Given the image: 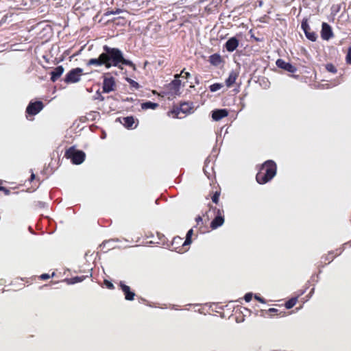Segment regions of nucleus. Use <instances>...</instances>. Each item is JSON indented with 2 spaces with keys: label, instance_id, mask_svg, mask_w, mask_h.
<instances>
[{
  "label": "nucleus",
  "instance_id": "1",
  "mask_svg": "<svg viewBox=\"0 0 351 351\" xmlns=\"http://www.w3.org/2000/svg\"><path fill=\"white\" fill-rule=\"evenodd\" d=\"M104 66L110 69L111 66H117L123 69L122 66H128L130 68L135 69V64L132 61L126 60L123 57L122 51L119 48H111L107 45L103 47V52L101 53Z\"/></svg>",
  "mask_w": 351,
  "mask_h": 351
},
{
  "label": "nucleus",
  "instance_id": "2",
  "mask_svg": "<svg viewBox=\"0 0 351 351\" xmlns=\"http://www.w3.org/2000/svg\"><path fill=\"white\" fill-rule=\"evenodd\" d=\"M276 174V165L272 160L265 161L260 171L256 176V181L260 184L269 182Z\"/></svg>",
  "mask_w": 351,
  "mask_h": 351
},
{
  "label": "nucleus",
  "instance_id": "3",
  "mask_svg": "<svg viewBox=\"0 0 351 351\" xmlns=\"http://www.w3.org/2000/svg\"><path fill=\"white\" fill-rule=\"evenodd\" d=\"M64 157L70 159L74 165H80L84 161L86 154L84 152L77 150L75 147L72 146L66 151Z\"/></svg>",
  "mask_w": 351,
  "mask_h": 351
},
{
  "label": "nucleus",
  "instance_id": "4",
  "mask_svg": "<svg viewBox=\"0 0 351 351\" xmlns=\"http://www.w3.org/2000/svg\"><path fill=\"white\" fill-rule=\"evenodd\" d=\"M83 69L80 67L72 69L66 75L64 82L67 84L77 83L80 81Z\"/></svg>",
  "mask_w": 351,
  "mask_h": 351
},
{
  "label": "nucleus",
  "instance_id": "5",
  "mask_svg": "<svg viewBox=\"0 0 351 351\" xmlns=\"http://www.w3.org/2000/svg\"><path fill=\"white\" fill-rule=\"evenodd\" d=\"M301 29L304 32L305 35L308 40L312 42H315L316 40L317 34L315 32L311 30L307 19H303V21H302Z\"/></svg>",
  "mask_w": 351,
  "mask_h": 351
},
{
  "label": "nucleus",
  "instance_id": "6",
  "mask_svg": "<svg viewBox=\"0 0 351 351\" xmlns=\"http://www.w3.org/2000/svg\"><path fill=\"white\" fill-rule=\"evenodd\" d=\"M44 107L42 101H30L26 108V112L29 115H36L40 112Z\"/></svg>",
  "mask_w": 351,
  "mask_h": 351
},
{
  "label": "nucleus",
  "instance_id": "7",
  "mask_svg": "<svg viewBox=\"0 0 351 351\" xmlns=\"http://www.w3.org/2000/svg\"><path fill=\"white\" fill-rule=\"evenodd\" d=\"M103 92L105 93H108L114 90L116 88V82L112 77H104L103 82Z\"/></svg>",
  "mask_w": 351,
  "mask_h": 351
},
{
  "label": "nucleus",
  "instance_id": "8",
  "mask_svg": "<svg viewBox=\"0 0 351 351\" xmlns=\"http://www.w3.org/2000/svg\"><path fill=\"white\" fill-rule=\"evenodd\" d=\"M119 286L124 294L125 300L127 301H132L136 296L135 292L131 291L130 287L123 281L119 282Z\"/></svg>",
  "mask_w": 351,
  "mask_h": 351
},
{
  "label": "nucleus",
  "instance_id": "9",
  "mask_svg": "<svg viewBox=\"0 0 351 351\" xmlns=\"http://www.w3.org/2000/svg\"><path fill=\"white\" fill-rule=\"evenodd\" d=\"M276 64L278 68L282 69L290 73H295L297 70L296 67L293 66L291 63L287 62L282 59H278Z\"/></svg>",
  "mask_w": 351,
  "mask_h": 351
},
{
  "label": "nucleus",
  "instance_id": "10",
  "mask_svg": "<svg viewBox=\"0 0 351 351\" xmlns=\"http://www.w3.org/2000/svg\"><path fill=\"white\" fill-rule=\"evenodd\" d=\"M180 86H181V81L178 79H175L171 82L168 84V88L171 93V95H180Z\"/></svg>",
  "mask_w": 351,
  "mask_h": 351
},
{
  "label": "nucleus",
  "instance_id": "11",
  "mask_svg": "<svg viewBox=\"0 0 351 351\" xmlns=\"http://www.w3.org/2000/svg\"><path fill=\"white\" fill-rule=\"evenodd\" d=\"M192 109L191 106L188 103H182L179 108H176L173 110V113L176 114L177 118L181 119L182 117L180 116V114L182 112V114H187L189 112L190 110Z\"/></svg>",
  "mask_w": 351,
  "mask_h": 351
},
{
  "label": "nucleus",
  "instance_id": "12",
  "mask_svg": "<svg viewBox=\"0 0 351 351\" xmlns=\"http://www.w3.org/2000/svg\"><path fill=\"white\" fill-rule=\"evenodd\" d=\"M224 222L223 215L220 210H217V215L215 219L212 221L210 227L213 230H216L219 227L221 226Z\"/></svg>",
  "mask_w": 351,
  "mask_h": 351
},
{
  "label": "nucleus",
  "instance_id": "13",
  "mask_svg": "<svg viewBox=\"0 0 351 351\" xmlns=\"http://www.w3.org/2000/svg\"><path fill=\"white\" fill-rule=\"evenodd\" d=\"M332 36L331 27L326 23H323L322 29H321V37L324 40H329Z\"/></svg>",
  "mask_w": 351,
  "mask_h": 351
},
{
  "label": "nucleus",
  "instance_id": "14",
  "mask_svg": "<svg viewBox=\"0 0 351 351\" xmlns=\"http://www.w3.org/2000/svg\"><path fill=\"white\" fill-rule=\"evenodd\" d=\"M239 46V40L236 37H232L225 43V49L230 52L234 51Z\"/></svg>",
  "mask_w": 351,
  "mask_h": 351
},
{
  "label": "nucleus",
  "instance_id": "15",
  "mask_svg": "<svg viewBox=\"0 0 351 351\" xmlns=\"http://www.w3.org/2000/svg\"><path fill=\"white\" fill-rule=\"evenodd\" d=\"M119 121L126 128H134L137 126L135 119L132 117H126L123 119H119Z\"/></svg>",
  "mask_w": 351,
  "mask_h": 351
},
{
  "label": "nucleus",
  "instance_id": "16",
  "mask_svg": "<svg viewBox=\"0 0 351 351\" xmlns=\"http://www.w3.org/2000/svg\"><path fill=\"white\" fill-rule=\"evenodd\" d=\"M228 115V111L226 109H217L213 111L212 117L215 121H219V120L227 117Z\"/></svg>",
  "mask_w": 351,
  "mask_h": 351
},
{
  "label": "nucleus",
  "instance_id": "17",
  "mask_svg": "<svg viewBox=\"0 0 351 351\" xmlns=\"http://www.w3.org/2000/svg\"><path fill=\"white\" fill-rule=\"evenodd\" d=\"M64 71V69L62 66H57L51 72V80L52 82H55L57 80H58L61 75L63 74Z\"/></svg>",
  "mask_w": 351,
  "mask_h": 351
},
{
  "label": "nucleus",
  "instance_id": "18",
  "mask_svg": "<svg viewBox=\"0 0 351 351\" xmlns=\"http://www.w3.org/2000/svg\"><path fill=\"white\" fill-rule=\"evenodd\" d=\"M87 66H104L101 53L97 58H91L87 62Z\"/></svg>",
  "mask_w": 351,
  "mask_h": 351
},
{
  "label": "nucleus",
  "instance_id": "19",
  "mask_svg": "<svg viewBox=\"0 0 351 351\" xmlns=\"http://www.w3.org/2000/svg\"><path fill=\"white\" fill-rule=\"evenodd\" d=\"M208 62L214 66H218L221 62V58L219 54L214 53L210 56Z\"/></svg>",
  "mask_w": 351,
  "mask_h": 351
},
{
  "label": "nucleus",
  "instance_id": "20",
  "mask_svg": "<svg viewBox=\"0 0 351 351\" xmlns=\"http://www.w3.org/2000/svg\"><path fill=\"white\" fill-rule=\"evenodd\" d=\"M237 78V73L234 71H232L230 73L228 79L226 80V85L228 86H231L232 85H233L235 83Z\"/></svg>",
  "mask_w": 351,
  "mask_h": 351
},
{
  "label": "nucleus",
  "instance_id": "21",
  "mask_svg": "<svg viewBox=\"0 0 351 351\" xmlns=\"http://www.w3.org/2000/svg\"><path fill=\"white\" fill-rule=\"evenodd\" d=\"M193 234V229H189L187 231L186 234L185 241L182 243V247H185L186 245H189L191 244V243H192L191 238H192Z\"/></svg>",
  "mask_w": 351,
  "mask_h": 351
},
{
  "label": "nucleus",
  "instance_id": "22",
  "mask_svg": "<svg viewBox=\"0 0 351 351\" xmlns=\"http://www.w3.org/2000/svg\"><path fill=\"white\" fill-rule=\"evenodd\" d=\"M158 107V103H153V101H145L141 104V108L143 110L147 109H156Z\"/></svg>",
  "mask_w": 351,
  "mask_h": 351
},
{
  "label": "nucleus",
  "instance_id": "23",
  "mask_svg": "<svg viewBox=\"0 0 351 351\" xmlns=\"http://www.w3.org/2000/svg\"><path fill=\"white\" fill-rule=\"evenodd\" d=\"M84 276H75L70 279H67L66 281L68 285H75V283H79L84 280Z\"/></svg>",
  "mask_w": 351,
  "mask_h": 351
},
{
  "label": "nucleus",
  "instance_id": "24",
  "mask_svg": "<svg viewBox=\"0 0 351 351\" xmlns=\"http://www.w3.org/2000/svg\"><path fill=\"white\" fill-rule=\"evenodd\" d=\"M297 302V298H293L286 302L285 306L287 308L290 309L294 306Z\"/></svg>",
  "mask_w": 351,
  "mask_h": 351
},
{
  "label": "nucleus",
  "instance_id": "25",
  "mask_svg": "<svg viewBox=\"0 0 351 351\" xmlns=\"http://www.w3.org/2000/svg\"><path fill=\"white\" fill-rule=\"evenodd\" d=\"M223 85L222 84H213L211 86H210V90L211 92H216L221 89L222 88Z\"/></svg>",
  "mask_w": 351,
  "mask_h": 351
},
{
  "label": "nucleus",
  "instance_id": "26",
  "mask_svg": "<svg viewBox=\"0 0 351 351\" xmlns=\"http://www.w3.org/2000/svg\"><path fill=\"white\" fill-rule=\"evenodd\" d=\"M127 81H128V82L129 83V84H130L132 87H133V88H139V86H140V85H139V84H138V82H136V81L132 80H131V79H130V78H128V79H127Z\"/></svg>",
  "mask_w": 351,
  "mask_h": 351
},
{
  "label": "nucleus",
  "instance_id": "27",
  "mask_svg": "<svg viewBox=\"0 0 351 351\" xmlns=\"http://www.w3.org/2000/svg\"><path fill=\"white\" fill-rule=\"evenodd\" d=\"M326 69L329 71V72H331V73H336L337 72V69L336 67L332 65V64H326Z\"/></svg>",
  "mask_w": 351,
  "mask_h": 351
},
{
  "label": "nucleus",
  "instance_id": "28",
  "mask_svg": "<svg viewBox=\"0 0 351 351\" xmlns=\"http://www.w3.org/2000/svg\"><path fill=\"white\" fill-rule=\"evenodd\" d=\"M94 99L99 100L103 101L104 100V96L101 95L99 90L96 91V95L94 96Z\"/></svg>",
  "mask_w": 351,
  "mask_h": 351
},
{
  "label": "nucleus",
  "instance_id": "29",
  "mask_svg": "<svg viewBox=\"0 0 351 351\" xmlns=\"http://www.w3.org/2000/svg\"><path fill=\"white\" fill-rule=\"evenodd\" d=\"M122 10L121 9H117L116 10L113 11V10H111V11H108L106 12V15H110V14H121L122 13Z\"/></svg>",
  "mask_w": 351,
  "mask_h": 351
},
{
  "label": "nucleus",
  "instance_id": "30",
  "mask_svg": "<svg viewBox=\"0 0 351 351\" xmlns=\"http://www.w3.org/2000/svg\"><path fill=\"white\" fill-rule=\"evenodd\" d=\"M252 296L253 294L252 293H247L244 295V300L246 301L247 302H250L252 300Z\"/></svg>",
  "mask_w": 351,
  "mask_h": 351
},
{
  "label": "nucleus",
  "instance_id": "31",
  "mask_svg": "<svg viewBox=\"0 0 351 351\" xmlns=\"http://www.w3.org/2000/svg\"><path fill=\"white\" fill-rule=\"evenodd\" d=\"M346 62L348 64H351V47L348 48V53L346 56Z\"/></svg>",
  "mask_w": 351,
  "mask_h": 351
},
{
  "label": "nucleus",
  "instance_id": "32",
  "mask_svg": "<svg viewBox=\"0 0 351 351\" xmlns=\"http://www.w3.org/2000/svg\"><path fill=\"white\" fill-rule=\"evenodd\" d=\"M219 193L216 192L212 197V200L214 203L217 204L219 201Z\"/></svg>",
  "mask_w": 351,
  "mask_h": 351
},
{
  "label": "nucleus",
  "instance_id": "33",
  "mask_svg": "<svg viewBox=\"0 0 351 351\" xmlns=\"http://www.w3.org/2000/svg\"><path fill=\"white\" fill-rule=\"evenodd\" d=\"M182 239L180 237H174V239L173 240V245L179 244L182 242Z\"/></svg>",
  "mask_w": 351,
  "mask_h": 351
},
{
  "label": "nucleus",
  "instance_id": "34",
  "mask_svg": "<svg viewBox=\"0 0 351 351\" xmlns=\"http://www.w3.org/2000/svg\"><path fill=\"white\" fill-rule=\"evenodd\" d=\"M104 284L106 285V287L110 289H114V285L112 282H109L108 280H104Z\"/></svg>",
  "mask_w": 351,
  "mask_h": 351
},
{
  "label": "nucleus",
  "instance_id": "35",
  "mask_svg": "<svg viewBox=\"0 0 351 351\" xmlns=\"http://www.w3.org/2000/svg\"><path fill=\"white\" fill-rule=\"evenodd\" d=\"M0 191H3V193L5 195H10V190H8V189H6V188H5L3 186H0Z\"/></svg>",
  "mask_w": 351,
  "mask_h": 351
},
{
  "label": "nucleus",
  "instance_id": "36",
  "mask_svg": "<svg viewBox=\"0 0 351 351\" xmlns=\"http://www.w3.org/2000/svg\"><path fill=\"white\" fill-rule=\"evenodd\" d=\"M50 278V276L48 274H43L40 276V278L42 280H47Z\"/></svg>",
  "mask_w": 351,
  "mask_h": 351
},
{
  "label": "nucleus",
  "instance_id": "37",
  "mask_svg": "<svg viewBox=\"0 0 351 351\" xmlns=\"http://www.w3.org/2000/svg\"><path fill=\"white\" fill-rule=\"evenodd\" d=\"M254 298L262 303H265V300L257 295H254Z\"/></svg>",
  "mask_w": 351,
  "mask_h": 351
},
{
  "label": "nucleus",
  "instance_id": "38",
  "mask_svg": "<svg viewBox=\"0 0 351 351\" xmlns=\"http://www.w3.org/2000/svg\"><path fill=\"white\" fill-rule=\"evenodd\" d=\"M184 73V69H183L180 74L175 75V79L179 80V78L182 76V74Z\"/></svg>",
  "mask_w": 351,
  "mask_h": 351
},
{
  "label": "nucleus",
  "instance_id": "39",
  "mask_svg": "<svg viewBox=\"0 0 351 351\" xmlns=\"http://www.w3.org/2000/svg\"><path fill=\"white\" fill-rule=\"evenodd\" d=\"M268 312L269 313H276L278 312V309L275 308H270L269 310H268Z\"/></svg>",
  "mask_w": 351,
  "mask_h": 351
},
{
  "label": "nucleus",
  "instance_id": "40",
  "mask_svg": "<svg viewBox=\"0 0 351 351\" xmlns=\"http://www.w3.org/2000/svg\"><path fill=\"white\" fill-rule=\"evenodd\" d=\"M184 75L183 76V77L188 79L190 77V73L189 72H184Z\"/></svg>",
  "mask_w": 351,
  "mask_h": 351
},
{
  "label": "nucleus",
  "instance_id": "41",
  "mask_svg": "<svg viewBox=\"0 0 351 351\" xmlns=\"http://www.w3.org/2000/svg\"><path fill=\"white\" fill-rule=\"evenodd\" d=\"M34 178H35V176L33 173H32L30 178H29V181L32 182Z\"/></svg>",
  "mask_w": 351,
  "mask_h": 351
},
{
  "label": "nucleus",
  "instance_id": "42",
  "mask_svg": "<svg viewBox=\"0 0 351 351\" xmlns=\"http://www.w3.org/2000/svg\"><path fill=\"white\" fill-rule=\"evenodd\" d=\"M202 221V217L200 216H198L197 217H196V221L197 223H199V222H200Z\"/></svg>",
  "mask_w": 351,
  "mask_h": 351
},
{
  "label": "nucleus",
  "instance_id": "43",
  "mask_svg": "<svg viewBox=\"0 0 351 351\" xmlns=\"http://www.w3.org/2000/svg\"><path fill=\"white\" fill-rule=\"evenodd\" d=\"M195 84H199V80L197 77H195Z\"/></svg>",
  "mask_w": 351,
  "mask_h": 351
},
{
  "label": "nucleus",
  "instance_id": "44",
  "mask_svg": "<svg viewBox=\"0 0 351 351\" xmlns=\"http://www.w3.org/2000/svg\"><path fill=\"white\" fill-rule=\"evenodd\" d=\"M109 242L104 243L103 245H105L106 244L108 243Z\"/></svg>",
  "mask_w": 351,
  "mask_h": 351
}]
</instances>
